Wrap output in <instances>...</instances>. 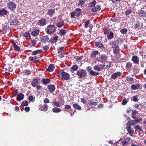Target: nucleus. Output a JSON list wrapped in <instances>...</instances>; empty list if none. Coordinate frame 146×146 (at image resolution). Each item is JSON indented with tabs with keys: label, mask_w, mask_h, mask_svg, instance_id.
I'll return each instance as SVG.
<instances>
[{
	"label": "nucleus",
	"mask_w": 146,
	"mask_h": 146,
	"mask_svg": "<svg viewBox=\"0 0 146 146\" xmlns=\"http://www.w3.org/2000/svg\"><path fill=\"white\" fill-rule=\"evenodd\" d=\"M56 28L54 25H49L46 29V33L48 34H54L56 31Z\"/></svg>",
	"instance_id": "nucleus-1"
},
{
	"label": "nucleus",
	"mask_w": 146,
	"mask_h": 146,
	"mask_svg": "<svg viewBox=\"0 0 146 146\" xmlns=\"http://www.w3.org/2000/svg\"><path fill=\"white\" fill-rule=\"evenodd\" d=\"M82 12V10L81 9L77 8L75 9L74 11L71 13L70 17L71 18H74L75 16L78 17L81 15Z\"/></svg>",
	"instance_id": "nucleus-2"
},
{
	"label": "nucleus",
	"mask_w": 146,
	"mask_h": 146,
	"mask_svg": "<svg viewBox=\"0 0 146 146\" xmlns=\"http://www.w3.org/2000/svg\"><path fill=\"white\" fill-rule=\"evenodd\" d=\"M61 78L62 81L67 80L70 78V75L67 73L64 72V70H61L60 72Z\"/></svg>",
	"instance_id": "nucleus-3"
},
{
	"label": "nucleus",
	"mask_w": 146,
	"mask_h": 146,
	"mask_svg": "<svg viewBox=\"0 0 146 146\" xmlns=\"http://www.w3.org/2000/svg\"><path fill=\"white\" fill-rule=\"evenodd\" d=\"M76 74L78 77L83 78H85L87 75V73L86 71L83 69L78 70L76 72Z\"/></svg>",
	"instance_id": "nucleus-4"
},
{
	"label": "nucleus",
	"mask_w": 146,
	"mask_h": 146,
	"mask_svg": "<svg viewBox=\"0 0 146 146\" xmlns=\"http://www.w3.org/2000/svg\"><path fill=\"white\" fill-rule=\"evenodd\" d=\"M8 8L10 10H12L16 7L15 4L13 1H11L7 4Z\"/></svg>",
	"instance_id": "nucleus-5"
},
{
	"label": "nucleus",
	"mask_w": 146,
	"mask_h": 146,
	"mask_svg": "<svg viewBox=\"0 0 146 146\" xmlns=\"http://www.w3.org/2000/svg\"><path fill=\"white\" fill-rule=\"evenodd\" d=\"M34 78L31 83V85L34 87H36V86L39 84V83L38 81V78Z\"/></svg>",
	"instance_id": "nucleus-6"
},
{
	"label": "nucleus",
	"mask_w": 146,
	"mask_h": 146,
	"mask_svg": "<svg viewBox=\"0 0 146 146\" xmlns=\"http://www.w3.org/2000/svg\"><path fill=\"white\" fill-rule=\"evenodd\" d=\"M46 21L45 19H42L40 20L37 23V25L43 26L46 25Z\"/></svg>",
	"instance_id": "nucleus-7"
},
{
	"label": "nucleus",
	"mask_w": 146,
	"mask_h": 146,
	"mask_svg": "<svg viewBox=\"0 0 146 146\" xmlns=\"http://www.w3.org/2000/svg\"><path fill=\"white\" fill-rule=\"evenodd\" d=\"M47 88L50 93H52L55 90L56 88L54 85L50 84L47 86Z\"/></svg>",
	"instance_id": "nucleus-8"
},
{
	"label": "nucleus",
	"mask_w": 146,
	"mask_h": 146,
	"mask_svg": "<svg viewBox=\"0 0 146 146\" xmlns=\"http://www.w3.org/2000/svg\"><path fill=\"white\" fill-rule=\"evenodd\" d=\"M126 128L128 132L129 133L130 136H132L134 134V131L132 129L131 127V126L130 125H127Z\"/></svg>",
	"instance_id": "nucleus-9"
},
{
	"label": "nucleus",
	"mask_w": 146,
	"mask_h": 146,
	"mask_svg": "<svg viewBox=\"0 0 146 146\" xmlns=\"http://www.w3.org/2000/svg\"><path fill=\"white\" fill-rule=\"evenodd\" d=\"M122 73L121 72H117L112 74L111 76V78L112 79H115L118 77H120Z\"/></svg>",
	"instance_id": "nucleus-10"
},
{
	"label": "nucleus",
	"mask_w": 146,
	"mask_h": 146,
	"mask_svg": "<svg viewBox=\"0 0 146 146\" xmlns=\"http://www.w3.org/2000/svg\"><path fill=\"white\" fill-rule=\"evenodd\" d=\"M138 14L140 17H146V12L143 10L142 9L139 10Z\"/></svg>",
	"instance_id": "nucleus-11"
},
{
	"label": "nucleus",
	"mask_w": 146,
	"mask_h": 146,
	"mask_svg": "<svg viewBox=\"0 0 146 146\" xmlns=\"http://www.w3.org/2000/svg\"><path fill=\"white\" fill-rule=\"evenodd\" d=\"M54 64H50L48 66V68L46 69V70L48 72H52L54 69Z\"/></svg>",
	"instance_id": "nucleus-12"
},
{
	"label": "nucleus",
	"mask_w": 146,
	"mask_h": 146,
	"mask_svg": "<svg viewBox=\"0 0 146 146\" xmlns=\"http://www.w3.org/2000/svg\"><path fill=\"white\" fill-rule=\"evenodd\" d=\"M110 44L112 45L111 47L112 48H115L118 46V42L117 40H114L112 42H110Z\"/></svg>",
	"instance_id": "nucleus-13"
},
{
	"label": "nucleus",
	"mask_w": 146,
	"mask_h": 146,
	"mask_svg": "<svg viewBox=\"0 0 146 146\" xmlns=\"http://www.w3.org/2000/svg\"><path fill=\"white\" fill-rule=\"evenodd\" d=\"M51 81V80L49 78H44L42 79L41 82L44 84H48Z\"/></svg>",
	"instance_id": "nucleus-14"
},
{
	"label": "nucleus",
	"mask_w": 146,
	"mask_h": 146,
	"mask_svg": "<svg viewBox=\"0 0 146 146\" xmlns=\"http://www.w3.org/2000/svg\"><path fill=\"white\" fill-rule=\"evenodd\" d=\"M139 58L136 56H134L132 58V60L136 64H138L139 63Z\"/></svg>",
	"instance_id": "nucleus-15"
},
{
	"label": "nucleus",
	"mask_w": 146,
	"mask_h": 146,
	"mask_svg": "<svg viewBox=\"0 0 146 146\" xmlns=\"http://www.w3.org/2000/svg\"><path fill=\"white\" fill-rule=\"evenodd\" d=\"M101 8V7L100 5H97L95 7H93L91 9L92 12H94L96 11H100Z\"/></svg>",
	"instance_id": "nucleus-16"
},
{
	"label": "nucleus",
	"mask_w": 146,
	"mask_h": 146,
	"mask_svg": "<svg viewBox=\"0 0 146 146\" xmlns=\"http://www.w3.org/2000/svg\"><path fill=\"white\" fill-rule=\"evenodd\" d=\"M55 13L54 10L51 9H49L47 12L48 14L50 17L52 16L53 15L55 14Z\"/></svg>",
	"instance_id": "nucleus-17"
},
{
	"label": "nucleus",
	"mask_w": 146,
	"mask_h": 146,
	"mask_svg": "<svg viewBox=\"0 0 146 146\" xmlns=\"http://www.w3.org/2000/svg\"><path fill=\"white\" fill-rule=\"evenodd\" d=\"M24 97V95L22 93L19 94L17 96V99L18 101H20L23 100Z\"/></svg>",
	"instance_id": "nucleus-18"
},
{
	"label": "nucleus",
	"mask_w": 146,
	"mask_h": 146,
	"mask_svg": "<svg viewBox=\"0 0 146 146\" xmlns=\"http://www.w3.org/2000/svg\"><path fill=\"white\" fill-rule=\"evenodd\" d=\"M73 108L76 110H81V107L78 104L75 103L73 105Z\"/></svg>",
	"instance_id": "nucleus-19"
},
{
	"label": "nucleus",
	"mask_w": 146,
	"mask_h": 146,
	"mask_svg": "<svg viewBox=\"0 0 146 146\" xmlns=\"http://www.w3.org/2000/svg\"><path fill=\"white\" fill-rule=\"evenodd\" d=\"M78 69V66L76 65H73L71 68V72L72 73H74V71H76Z\"/></svg>",
	"instance_id": "nucleus-20"
},
{
	"label": "nucleus",
	"mask_w": 146,
	"mask_h": 146,
	"mask_svg": "<svg viewBox=\"0 0 146 146\" xmlns=\"http://www.w3.org/2000/svg\"><path fill=\"white\" fill-rule=\"evenodd\" d=\"M61 111V109L57 107H54L52 109V111L55 113H58L60 112Z\"/></svg>",
	"instance_id": "nucleus-21"
},
{
	"label": "nucleus",
	"mask_w": 146,
	"mask_h": 146,
	"mask_svg": "<svg viewBox=\"0 0 146 146\" xmlns=\"http://www.w3.org/2000/svg\"><path fill=\"white\" fill-rule=\"evenodd\" d=\"M95 45L100 48H104V45L101 43L96 42L95 43Z\"/></svg>",
	"instance_id": "nucleus-22"
},
{
	"label": "nucleus",
	"mask_w": 146,
	"mask_h": 146,
	"mask_svg": "<svg viewBox=\"0 0 146 146\" xmlns=\"http://www.w3.org/2000/svg\"><path fill=\"white\" fill-rule=\"evenodd\" d=\"M132 117L133 119H136V117H135L136 114L137 113L138 111L136 110H132Z\"/></svg>",
	"instance_id": "nucleus-23"
},
{
	"label": "nucleus",
	"mask_w": 146,
	"mask_h": 146,
	"mask_svg": "<svg viewBox=\"0 0 146 146\" xmlns=\"http://www.w3.org/2000/svg\"><path fill=\"white\" fill-rule=\"evenodd\" d=\"M139 87L140 85L138 84L136 85L133 84L131 87V89L133 90L138 89L139 88Z\"/></svg>",
	"instance_id": "nucleus-24"
},
{
	"label": "nucleus",
	"mask_w": 146,
	"mask_h": 146,
	"mask_svg": "<svg viewBox=\"0 0 146 146\" xmlns=\"http://www.w3.org/2000/svg\"><path fill=\"white\" fill-rule=\"evenodd\" d=\"M113 48V53L115 54H117L119 53L120 50L119 46H118Z\"/></svg>",
	"instance_id": "nucleus-25"
},
{
	"label": "nucleus",
	"mask_w": 146,
	"mask_h": 146,
	"mask_svg": "<svg viewBox=\"0 0 146 146\" xmlns=\"http://www.w3.org/2000/svg\"><path fill=\"white\" fill-rule=\"evenodd\" d=\"M104 33L107 36H110V29L108 27L104 29Z\"/></svg>",
	"instance_id": "nucleus-26"
},
{
	"label": "nucleus",
	"mask_w": 146,
	"mask_h": 146,
	"mask_svg": "<svg viewBox=\"0 0 146 146\" xmlns=\"http://www.w3.org/2000/svg\"><path fill=\"white\" fill-rule=\"evenodd\" d=\"M13 46V48L14 50L15 51H18L19 52L21 51L20 48L16 44L14 45Z\"/></svg>",
	"instance_id": "nucleus-27"
},
{
	"label": "nucleus",
	"mask_w": 146,
	"mask_h": 146,
	"mask_svg": "<svg viewBox=\"0 0 146 146\" xmlns=\"http://www.w3.org/2000/svg\"><path fill=\"white\" fill-rule=\"evenodd\" d=\"M42 51L41 50H37L33 51L31 54L33 55H35L37 54H40L42 53Z\"/></svg>",
	"instance_id": "nucleus-28"
},
{
	"label": "nucleus",
	"mask_w": 146,
	"mask_h": 146,
	"mask_svg": "<svg viewBox=\"0 0 146 146\" xmlns=\"http://www.w3.org/2000/svg\"><path fill=\"white\" fill-rule=\"evenodd\" d=\"M40 38L41 42L44 43L47 42L49 40L48 37H40Z\"/></svg>",
	"instance_id": "nucleus-29"
},
{
	"label": "nucleus",
	"mask_w": 146,
	"mask_h": 146,
	"mask_svg": "<svg viewBox=\"0 0 146 146\" xmlns=\"http://www.w3.org/2000/svg\"><path fill=\"white\" fill-rule=\"evenodd\" d=\"M98 103V102H93L92 101L90 100H88V104L90 106L94 105L95 106L97 105Z\"/></svg>",
	"instance_id": "nucleus-30"
},
{
	"label": "nucleus",
	"mask_w": 146,
	"mask_h": 146,
	"mask_svg": "<svg viewBox=\"0 0 146 146\" xmlns=\"http://www.w3.org/2000/svg\"><path fill=\"white\" fill-rule=\"evenodd\" d=\"M135 123V121L132 120H131L130 121H128L126 125L131 126L132 125H134Z\"/></svg>",
	"instance_id": "nucleus-31"
},
{
	"label": "nucleus",
	"mask_w": 146,
	"mask_h": 146,
	"mask_svg": "<svg viewBox=\"0 0 146 146\" xmlns=\"http://www.w3.org/2000/svg\"><path fill=\"white\" fill-rule=\"evenodd\" d=\"M53 104L57 107H60L61 106V104L59 102H53Z\"/></svg>",
	"instance_id": "nucleus-32"
},
{
	"label": "nucleus",
	"mask_w": 146,
	"mask_h": 146,
	"mask_svg": "<svg viewBox=\"0 0 146 146\" xmlns=\"http://www.w3.org/2000/svg\"><path fill=\"white\" fill-rule=\"evenodd\" d=\"M58 39V37H53V38L50 39L49 41L51 42V43L56 42Z\"/></svg>",
	"instance_id": "nucleus-33"
},
{
	"label": "nucleus",
	"mask_w": 146,
	"mask_h": 146,
	"mask_svg": "<svg viewBox=\"0 0 146 146\" xmlns=\"http://www.w3.org/2000/svg\"><path fill=\"white\" fill-rule=\"evenodd\" d=\"M39 31L38 30H36L31 33V35L33 36H36L39 34Z\"/></svg>",
	"instance_id": "nucleus-34"
},
{
	"label": "nucleus",
	"mask_w": 146,
	"mask_h": 146,
	"mask_svg": "<svg viewBox=\"0 0 146 146\" xmlns=\"http://www.w3.org/2000/svg\"><path fill=\"white\" fill-rule=\"evenodd\" d=\"M89 74L90 75L94 76L98 75L99 73L98 72H96L93 70H91L89 73Z\"/></svg>",
	"instance_id": "nucleus-35"
},
{
	"label": "nucleus",
	"mask_w": 146,
	"mask_h": 146,
	"mask_svg": "<svg viewBox=\"0 0 146 146\" xmlns=\"http://www.w3.org/2000/svg\"><path fill=\"white\" fill-rule=\"evenodd\" d=\"M7 11L4 9L0 10V15H6L7 13Z\"/></svg>",
	"instance_id": "nucleus-36"
},
{
	"label": "nucleus",
	"mask_w": 146,
	"mask_h": 146,
	"mask_svg": "<svg viewBox=\"0 0 146 146\" xmlns=\"http://www.w3.org/2000/svg\"><path fill=\"white\" fill-rule=\"evenodd\" d=\"M39 60V58L36 56H33L32 58V60L34 61V62L35 63L38 61Z\"/></svg>",
	"instance_id": "nucleus-37"
},
{
	"label": "nucleus",
	"mask_w": 146,
	"mask_h": 146,
	"mask_svg": "<svg viewBox=\"0 0 146 146\" xmlns=\"http://www.w3.org/2000/svg\"><path fill=\"white\" fill-rule=\"evenodd\" d=\"M99 53L97 51H94L92 52L91 54V56L92 57H96V55Z\"/></svg>",
	"instance_id": "nucleus-38"
},
{
	"label": "nucleus",
	"mask_w": 146,
	"mask_h": 146,
	"mask_svg": "<svg viewBox=\"0 0 146 146\" xmlns=\"http://www.w3.org/2000/svg\"><path fill=\"white\" fill-rule=\"evenodd\" d=\"M48 105L47 104H45L43 106V109H41L40 110L41 111H46L48 110Z\"/></svg>",
	"instance_id": "nucleus-39"
},
{
	"label": "nucleus",
	"mask_w": 146,
	"mask_h": 146,
	"mask_svg": "<svg viewBox=\"0 0 146 146\" xmlns=\"http://www.w3.org/2000/svg\"><path fill=\"white\" fill-rule=\"evenodd\" d=\"M126 80L127 81L129 82H131V83H132L133 82V79L132 78L130 77H127L126 78Z\"/></svg>",
	"instance_id": "nucleus-40"
},
{
	"label": "nucleus",
	"mask_w": 146,
	"mask_h": 146,
	"mask_svg": "<svg viewBox=\"0 0 146 146\" xmlns=\"http://www.w3.org/2000/svg\"><path fill=\"white\" fill-rule=\"evenodd\" d=\"M23 74L24 75H25L26 74L29 75L31 74V71L29 70H27L24 71L23 72Z\"/></svg>",
	"instance_id": "nucleus-41"
},
{
	"label": "nucleus",
	"mask_w": 146,
	"mask_h": 146,
	"mask_svg": "<svg viewBox=\"0 0 146 146\" xmlns=\"http://www.w3.org/2000/svg\"><path fill=\"white\" fill-rule=\"evenodd\" d=\"M67 31L64 29H61L60 31V33L61 36L64 35L66 33Z\"/></svg>",
	"instance_id": "nucleus-42"
},
{
	"label": "nucleus",
	"mask_w": 146,
	"mask_h": 146,
	"mask_svg": "<svg viewBox=\"0 0 146 146\" xmlns=\"http://www.w3.org/2000/svg\"><path fill=\"white\" fill-rule=\"evenodd\" d=\"M64 22L62 21L60 23H56V26L59 27H61L64 25Z\"/></svg>",
	"instance_id": "nucleus-43"
},
{
	"label": "nucleus",
	"mask_w": 146,
	"mask_h": 146,
	"mask_svg": "<svg viewBox=\"0 0 146 146\" xmlns=\"http://www.w3.org/2000/svg\"><path fill=\"white\" fill-rule=\"evenodd\" d=\"M132 66V63L130 62H128L126 64V67L127 68H130Z\"/></svg>",
	"instance_id": "nucleus-44"
},
{
	"label": "nucleus",
	"mask_w": 146,
	"mask_h": 146,
	"mask_svg": "<svg viewBox=\"0 0 146 146\" xmlns=\"http://www.w3.org/2000/svg\"><path fill=\"white\" fill-rule=\"evenodd\" d=\"M100 58H101V59L102 60H106L107 58V56L104 54H102L100 55Z\"/></svg>",
	"instance_id": "nucleus-45"
},
{
	"label": "nucleus",
	"mask_w": 146,
	"mask_h": 146,
	"mask_svg": "<svg viewBox=\"0 0 146 146\" xmlns=\"http://www.w3.org/2000/svg\"><path fill=\"white\" fill-rule=\"evenodd\" d=\"M96 2L95 1H93L91 3L89 6L90 7H94L96 4Z\"/></svg>",
	"instance_id": "nucleus-46"
},
{
	"label": "nucleus",
	"mask_w": 146,
	"mask_h": 146,
	"mask_svg": "<svg viewBox=\"0 0 146 146\" xmlns=\"http://www.w3.org/2000/svg\"><path fill=\"white\" fill-rule=\"evenodd\" d=\"M133 101L134 102L137 101L138 100V96L137 95L134 96L133 97Z\"/></svg>",
	"instance_id": "nucleus-47"
},
{
	"label": "nucleus",
	"mask_w": 146,
	"mask_h": 146,
	"mask_svg": "<svg viewBox=\"0 0 146 146\" xmlns=\"http://www.w3.org/2000/svg\"><path fill=\"white\" fill-rule=\"evenodd\" d=\"M135 129L136 130H139L140 131H142V129L141 128L139 125H137L134 127Z\"/></svg>",
	"instance_id": "nucleus-48"
},
{
	"label": "nucleus",
	"mask_w": 146,
	"mask_h": 146,
	"mask_svg": "<svg viewBox=\"0 0 146 146\" xmlns=\"http://www.w3.org/2000/svg\"><path fill=\"white\" fill-rule=\"evenodd\" d=\"M28 102L26 101H23L22 102V105L23 106H27L28 105Z\"/></svg>",
	"instance_id": "nucleus-49"
},
{
	"label": "nucleus",
	"mask_w": 146,
	"mask_h": 146,
	"mask_svg": "<svg viewBox=\"0 0 146 146\" xmlns=\"http://www.w3.org/2000/svg\"><path fill=\"white\" fill-rule=\"evenodd\" d=\"M12 22L11 23L13 25H16L19 22L18 21L17 19H13L12 20Z\"/></svg>",
	"instance_id": "nucleus-50"
},
{
	"label": "nucleus",
	"mask_w": 146,
	"mask_h": 146,
	"mask_svg": "<svg viewBox=\"0 0 146 146\" xmlns=\"http://www.w3.org/2000/svg\"><path fill=\"white\" fill-rule=\"evenodd\" d=\"M90 22V21L89 20H88L86 22H85V24L84 26L85 28H87L88 27V25L89 24Z\"/></svg>",
	"instance_id": "nucleus-51"
},
{
	"label": "nucleus",
	"mask_w": 146,
	"mask_h": 146,
	"mask_svg": "<svg viewBox=\"0 0 146 146\" xmlns=\"http://www.w3.org/2000/svg\"><path fill=\"white\" fill-rule=\"evenodd\" d=\"M9 27L8 26H5L4 27L3 29V33L5 34V31L8 29Z\"/></svg>",
	"instance_id": "nucleus-52"
},
{
	"label": "nucleus",
	"mask_w": 146,
	"mask_h": 146,
	"mask_svg": "<svg viewBox=\"0 0 146 146\" xmlns=\"http://www.w3.org/2000/svg\"><path fill=\"white\" fill-rule=\"evenodd\" d=\"M94 70L100 71L101 70V68L99 67L98 65L95 66L94 67Z\"/></svg>",
	"instance_id": "nucleus-53"
},
{
	"label": "nucleus",
	"mask_w": 146,
	"mask_h": 146,
	"mask_svg": "<svg viewBox=\"0 0 146 146\" xmlns=\"http://www.w3.org/2000/svg\"><path fill=\"white\" fill-rule=\"evenodd\" d=\"M71 107L70 105H66L64 106V109L66 111V110L70 109L71 108Z\"/></svg>",
	"instance_id": "nucleus-54"
},
{
	"label": "nucleus",
	"mask_w": 146,
	"mask_h": 146,
	"mask_svg": "<svg viewBox=\"0 0 146 146\" xmlns=\"http://www.w3.org/2000/svg\"><path fill=\"white\" fill-rule=\"evenodd\" d=\"M132 12V11L131 9H129L127 10L125 12V14L126 15H128Z\"/></svg>",
	"instance_id": "nucleus-55"
},
{
	"label": "nucleus",
	"mask_w": 146,
	"mask_h": 146,
	"mask_svg": "<svg viewBox=\"0 0 146 146\" xmlns=\"http://www.w3.org/2000/svg\"><path fill=\"white\" fill-rule=\"evenodd\" d=\"M127 31V30L126 29H123L120 30L121 32L123 34H125Z\"/></svg>",
	"instance_id": "nucleus-56"
},
{
	"label": "nucleus",
	"mask_w": 146,
	"mask_h": 146,
	"mask_svg": "<svg viewBox=\"0 0 146 146\" xmlns=\"http://www.w3.org/2000/svg\"><path fill=\"white\" fill-rule=\"evenodd\" d=\"M128 102V100H127L126 99H124L122 100V104L123 105H125Z\"/></svg>",
	"instance_id": "nucleus-57"
},
{
	"label": "nucleus",
	"mask_w": 146,
	"mask_h": 146,
	"mask_svg": "<svg viewBox=\"0 0 146 146\" xmlns=\"http://www.w3.org/2000/svg\"><path fill=\"white\" fill-rule=\"evenodd\" d=\"M31 42L32 44V46H34L36 44V41L35 40H31Z\"/></svg>",
	"instance_id": "nucleus-58"
},
{
	"label": "nucleus",
	"mask_w": 146,
	"mask_h": 146,
	"mask_svg": "<svg viewBox=\"0 0 146 146\" xmlns=\"http://www.w3.org/2000/svg\"><path fill=\"white\" fill-rule=\"evenodd\" d=\"M5 75L7 76H8L10 75V73L7 70V68L5 69Z\"/></svg>",
	"instance_id": "nucleus-59"
},
{
	"label": "nucleus",
	"mask_w": 146,
	"mask_h": 146,
	"mask_svg": "<svg viewBox=\"0 0 146 146\" xmlns=\"http://www.w3.org/2000/svg\"><path fill=\"white\" fill-rule=\"evenodd\" d=\"M23 36H31L30 34L29 33H25L23 35Z\"/></svg>",
	"instance_id": "nucleus-60"
},
{
	"label": "nucleus",
	"mask_w": 146,
	"mask_h": 146,
	"mask_svg": "<svg viewBox=\"0 0 146 146\" xmlns=\"http://www.w3.org/2000/svg\"><path fill=\"white\" fill-rule=\"evenodd\" d=\"M44 102L45 104L48 103L50 102V100L48 98H46L44 100Z\"/></svg>",
	"instance_id": "nucleus-61"
},
{
	"label": "nucleus",
	"mask_w": 146,
	"mask_h": 146,
	"mask_svg": "<svg viewBox=\"0 0 146 146\" xmlns=\"http://www.w3.org/2000/svg\"><path fill=\"white\" fill-rule=\"evenodd\" d=\"M64 55V53L63 52H61L60 54L59 55V57L60 58H62L63 57Z\"/></svg>",
	"instance_id": "nucleus-62"
},
{
	"label": "nucleus",
	"mask_w": 146,
	"mask_h": 146,
	"mask_svg": "<svg viewBox=\"0 0 146 146\" xmlns=\"http://www.w3.org/2000/svg\"><path fill=\"white\" fill-rule=\"evenodd\" d=\"M49 48V46H48L47 45H46L45 46H44L43 47V49L44 50H45V51H46L48 50Z\"/></svg>",
	"instance_id": "nucleus-63"
},
{
	"label": "nucleus",
	"mask_w": 146,
	"mask_h": 146,
	"mask_svg": "<svg viewBox=\"0 0 146 146\" xmlns=\"http://www.w3.org/2000/svg\"><path fill=\"white\" fill-rule=\"evenodd\" d=\"M140 27V24L139 22H137L135 26V29L139 28Z\"/></svg>",
	"instance_id": "nucleus-64"
}]
</instances>
